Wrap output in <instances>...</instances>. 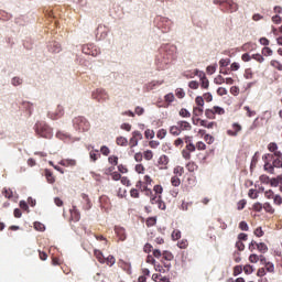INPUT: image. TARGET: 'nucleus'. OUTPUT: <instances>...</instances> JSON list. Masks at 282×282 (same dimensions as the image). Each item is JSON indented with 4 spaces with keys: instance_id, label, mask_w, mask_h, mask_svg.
<instances>
[{
    "instance_id": "7c9ffc66",
    "label": "nucleus",
    "mask_w": 282,
    "mask_h": 282,
    "mask_svg": "<svg viewBox=\"0 0 282 282\" xmlns=\"http://www.w3.org/2000/svg\"><path fill=\"white\" fill-rule=\"evenodd\" d=\"M170 133H171L173 137H178V135L182 133V130L178 129L177 126H171V128H170Z\"/></svg>"
},
{
    "instance_id": "6e6552de",
    "label": "nucleus",
    "mask_w": 282,
    "mask_h": 282,
    "mask_svg": "<svg viewBox=\"0 0 282 282\" xmlns=\"http://www.w3.org/2000/svg\"><path fill=\"white\" fill-rule=\"evenodd\" d=\"M141 140H143V134L140 131L135 130L131 132V138L129 139L130 149L137 147L138 142H140Z\"/></svg>"
},
{
    "instance_id": "49530a36",
    "label": "nucleus",
    "mask_w": 282,
    "mask_h": 282,
    "mask_svg": "<svg viewBox=\"0 0 282 282\" xmlns=\"http://www.w3.org/2000/svg\"><path fill=\"white\" fill-rule=\"evenodd\" d=\"M257 249L260 253H265L268 251V248L264 242H260L257 245Z\"/></svg>"
},
{
    "instance_id": "bb28decb",
    "label": "nucleus",
    "mask_w": 282,
    "mask_h": 282,
    "mask_svg": "<svg viewBox=\"0 0 282 282\" xmlns=\"http://www.w3.org/2000/svg\"><path fill=\"white\" fill-rule=\"evenodd\" d=\"M270 66L273 67L275 70L282 73V63L279 59H271Z\"/></svg>"
},
{
    "instance_id": "f257e3e1",
    "label": "nucleus",
    "mask_w": 282,
    "mask_h": 282,
    "mask_svg": "<svg viewBox=\"0 0 282 282\" xmlns=\"http://www.w3.org/2000/svg\"><path fill=\"white\" fill-rule=\"evenodd\" d=\"M177 58V46L165 44L161 47V51L156 57V66L159 70H164L167 65H171L173 61Z\"/></svg>"
},
{
    "instance_id": "f8f14e48",
    "label": "nucleus",
    "mask_w": 282,
    "mask_h": 282,
    "mask_svg": "<svg viewBox=\"0 0 282 282\" xmlns=\"http://www.w3.org/2000/svg\"><path fill=\"white\" fill-rule=\"evenodd\" d=\"M82 203H83V209L88 212L90 208H93V203L90 202V198L87 194H82Z\"/></svg>"
},
{
    "instance_id": "b1692460",
    "label": "nucleus",
    "mask_w": 282,
    "mask_h": 282,
    "mask_svg": "<svg viewBox=\"0 0 282 282\" xmlns=\"http://www.w3.org/2000/svg\"><path fill=\"white\" fill-rule=\"evenodd\" d=\"M200 127L207 128V129H214L215 122H208L207 120L197 119L196 122L194 121V124H198Z\"/></svg>"
},
{
    "instance_id": "09e8293b",
    "label": "nucleus",
    "mask_w": 282,
    "mask_h": 282,
    "mask_svg": "<svg viewBox=\"0 0 282 282\" xmlns=\"http://www.w3.org/2000/svg\"><path fill=\"white\" fill-rule=\"evenodd\" d=\"M143 158L145 159V161H151L153 159L152 150H145L143 153Z\"/></svg>"
},
{
    "instance_id": "f03ea898",
    "label": "nucleus",
    "mask_w": 282,
    "mask_h": 282,
    "mask_svg": "<svg viewBox=\"0 0 282 282\" xmlns=\"http://www.w3.org/2000/svg\"><path fill=\"white\" fill-rule=\"evenodd\" d=\"M262 160L264 162L263 170L268 174H274V169H282V160L279 158H273L271 153H265L262 156Z\"/></svg>"
},
{
    "instance_id": "9d476101",
    "label": "nucleus",
    "mask_w": 282,
    "mask_h": 282,
    "mask_svg": "<svg viewBox=\"0 0 282 282\" xmlns=\"http://www.w3.org/2000/svg\"><path fill=\"white\" fill-rule=\"evenodd\" d=\"M242 131V126L238 122H234L231 124V129L227 131L228 137L236 138L238 137V133Z\"/></svg>"
},
{
    "instance_id": "a18cd8bd",
    "label": "nucleus",
    "mask_w": 282,
    "mask_h": 282,
    "mask_svg": "<svg viewBox=\"0 0 282 282\" xmlns=\"http://www.w3.org/2000/svg\"><path fill=\"white\" fill-rule=\"evenodd\" d=\"M173 173L176 176L181 177L184 174V167L183 166H175L174 170H173Z\"/></svg>"
},
{
    "instance_id": "3c124183",
    "label": "nucleus",
    "mask_w": 282,
    "mask_h": 282,
    "mask_svg": "<svg viewBox=\"0 0 282 282\" xmlns=\"http://www.w3.org/2000/svg\"><path fill=\"white\" fill-rule=\"evenodd\" d=\"M249 261H250V263H257V262L261 261V256L250 254Z\"/></svg>"
},
{
    "instance_id": "aec40b11",
    "label": "nucleus",
    "mask_w": 282,
    "mask_h": 282,
    "mask_svg": "<svg viewBox=\"0 0 282 282\" xmlns=\"http://www.w3.org/2000/svg\"><path fill=\"white\" fill-rule=\"evenodd\" d=\"M59 164L64 167H74L76 166L77 162L75 159H63Z\"/></svg>"
},
{
    "instance_id": "cd10ccee",
    "label": "nucleus",
    "mask_w": 282,
    "mask_h": 282,
    "mask_svg": "<svg viewBox=\"0 0 282 282\" xmlns=\"http://www.w3.org/2000/svg\"><path fill=\"white\" fill-rule=\"evenodd\" d=\"M118 267L121 269V270H124L127 272H129L131 270V264L129 262H126L124 260L120 259L118 261Z\"/></svg>"
},
{
    "instance_id": "72a5a7b5",
    "label": "nucleus",
    "mask_w": 282,
    "mask_h": 282,
    "mask_svg": "<svg viewBox=\"0 0 282 282\" xmlns=\"http://www.w3.org/2000/svg\"><path fill=\"white\" fill-rule=\"evenodd\" d=\"M171 184L173 187H180L181 186V180L177 175H173L171 178Z\"/></svg>"
},
{
    "instance_id": "13d9d810",
    "label": "nucleus",
    "mask_w": 282,
    "mask_h": 282,
    "mask_svg": "<svg viewBox=\"0 0 282 282\" xmlns=\"http://www.w3.org/2000/svg\"><path fill=\"white\" fill-rule=\"evenodd\" d=\"M177 247H180V249H186L188 247V240L183 239L177 241Z\"/></svg>"
},
{
    "instance_id": "c03bdc74",
    "label": "nucleus",
    "mask_w": 282,
    "mask_h": 282,
    "mask_svg": "<svg viewBox=\"0 0 282 282\" xmlns=\"http://www.w3.org/2000/svg\"><path fill=\"white\" fill-rule=\"evenodd\" d=\"M246 205H247V200L245 198L240 199L237 203V210H239V212L243 210Z\"/></svg>"
},
{
    "instance_id": "774afa93",
    "label": "nucleus",
    "mask_w": 282,
    "mask_h": 282,
    "mask_svg": "<svg viewBox=\"0 0 282 282\" xmlns=\"http://www.w3.org/2000/svg\"><path fill=\"white\" fill-rule=\"evenodd\" d=\"M273 204H275L276 206H280L282 204L281 195H275V197L273 198Z\"/></svg>"
},
{
    "instance_id": "5fc2aeb1",
    "label": "nucleus",
    "mask_w": 282,
    "mask_h": 282,
    "mask_svg": "<svg viewBox=\"0 0 282 282\" xmlns=\"http://www.w3.org/2000/svg\"><path fill=\"white\" fill-rule=\"evenodd\" d=\"M175 96H176V98L182 99V98L186 97V93H184L182 88H176Z\"/></svg>"
},
{
    "instance_id": "052dcab7",
    "label": "nucleus",
    "mask_w": 282,
    "mask_h": 282,
    "mask_svg": "<svg viewBox=\"0 0 282 282\" xmlns=\"http://www.w3.org/2000/svg\"><path fill=\"white\" fill-rule=\"evenodd\" d=\"M181 237H182V232H181L180 230H174V231L172 232V239H173L174 241H177Z\"/></svg>"
},
{
    "instance_id": "58836bf2",
    "label": "nucleus",
    "mask_w": 282,
    "mask_h": 282,
    "mask_svg": "<svg viewBox=\"0 0 282 282\" xmlns=\"http://www.w3.org/2000/svg\"><path fill=\"white\" fill-rule=\"evenodd\" d=\"M242 271H243L242 265H239V264H238V265L234 267L232 275H234V276H238L239 274L242 273Z\"/></svg>"
},
{
    "instance_id": "a211bd4d",
    "label": "nucleus",
    "mask_w": 282,
    "mask_h": 282,
    "mask_svg": "<svg viewBox=\"0 0 282 282\" xmlns=\"http://www.w3.org/2000/svg\"><path fill=\"white\" fill-rule=\"evenodd\" d=\"M115 231L120 241H124L127 239L126 229L123 227L116 226Z\"/></svg>"
},
{
    "instance_id": "39448f33",
    "label": "nucleus",
    "mask_w": 282,
    "mask_h": 282,
    "mask_svg": "<svg viewBox=\"0 0 282 282\" xmlns=\"http://www.w3.org/2000/svg\"><path fill=\"white\" fill-rule=\"evenodd\" d=\"M35 132L37 135H40L43 139H52L53 138L52 128L44 122L35 124Z\"/></svg>"
},
{
    "instance_id": "2eb2a0df",
    "label": "nucleus",
    "mask_w": 282,
    "mask_h": 282,
    "mask_svg": "<svg viewBox=\"0 0 282 282\" xmlns=\"http://www.w3.org/2000/svg\"><path fill=\"white\" fill-rule=\"evenodd\" d=\"M176 127L181 130V132L192 130L191 123L184 120L177 121Z\"/></svg>"
},
{
    "instance_id": "ddd939ff",
    "label": "nucleus",
    "mask_w": 282,
    "mask_h": 282,
    "mask_svg": "<svg viewBox=\"0 0 282 282\" xmlns=\"http://www.w3.org/2000/svg\"><path fill=\"white\" fill-rule=\"evenodd\" d=\"M200 74H204V72H200L198 69L192 70H185L182 76L186 79H194L196 76L199 77Z\"/></svg>"
},
{
    "instance_id": "4be33fe9",
    "label": "nucleus",
    "mask_w": 282,
    "mask_h": 282,
    "mask_svg": "<svg viewBox=\"0 0 282 282\" xmlns=\"http://www.w3.org/2000/svg\"><path fill=\"white\" fill-rule=\"evenodd\" d=\"M199 80H200V87L202 89H208L209 88V80L206 77L205 73H200L199 75Z\"/></svg>"
},
{
    "instance_id": "2f4dec72",
    "label": "nucleus",
    "mask_w": 282,
    "mask_h": 282,
    "mask_svg": "<svg viewBox=\"0 0 282 282\" xmlns=\"http://www.w3.org/2000/svg\"><path fill=\"white\" fill-rule=\"evenodd\" d=\"M263 209L265 210V213H269L270 215H273L275 213V209L272 207L270 203H264Z\"/></svg>"
},
{
    "instance_id": "20e7f679",
    "label": "nucleus",
    "mask_w": 282,
    "mask_h": 282,
    "mask_svg": "<svg viewBox=\"0 0 282 282\" xmlns=\"http://www.w3.org/2000/svg\"><path fill=\"white\" fill-rule=\"evenodd\" d=\"M73 127L75 131H78V132H87L90 130V123L86 119V117H75L73 119Z\"/></svg>"
},
{
    "instance_id": "5701e85b",
    "label": "nucleus",
    "mask_w": 282,
    "mask_h": 282,
    "mask_svg": "<svg viewBox=\"0 0 282 282\" xmlns=\"http://www.w3.org/2000/svg\"><path fill=\"white\" fill-rule=\"evenodd\" d=\"M94 257L99 261L100 264H105L106 257L104 256L102 251L98 249H94Z\"/></svg>"
},
{
    "instance_id": "864d4df0",
    "label": "nucleus",
    "mask_w": 282,
    "mask_h": 282,
    "mask_svg": "<svg viewBox=\"0 0 282 282\" xmlns=\"http://www.w3.org/2000/svg\"><path fill=\"white\" fill-rule=\"evenodd\" d=\"M154 135H155V133L151 129H147L145 132H144V138L145 139H154Z\"/></svg>"
},
{
    "instance_id": "de8ad7c7",
    "label": "nucleus",
    "mask_w": 282,
    "mask_h": 282,
    "mask_svg": "<svg viewBox=\"0 0 282 282\" xmlns=\"http://www.w3.org/2000/svg\"><path fill=\"white\" fill-rule=\"evenodd\" d=\"M3 196L8 199H11L13 197V192L10 188H4L2 192Z\"/></svg>"
},
{
    "instance_id": "412c9836",
    "label": "nucleus",
    "mask_w": 282,
    "mask_h": 282,
    "mask_svg": "<svg viewBox=\"0 0 282 282\" xmlns=\"http://www.w3.org/2000/svg\"><path fill=\"white\" fill-rule=\"evenodd\" d=\"M70 219L74 223H77L80 220V213L78 212L76 206H73V209H70Z\"/></svg>"
},
{
    "instance_id": "0eeeda50",
    "label": "nucleus",
    "mask_w": 282,
    "mask_h": 282,
    "mask_svg": "<svg viewBox=\"0 0 282 282\" xmlns=\"http://www.w3.org/2000/svg\"><path fill=\"white\" fill-rule=\"evenodd\" d=\"M91 98L102 104L109 100V95L104 88H98L91 93Z\"/></svg>"
},
{
    "instance_id": "dca6fc26",
    "label": "nucleus",
    "mask_w": 282,
    "mask_h": 282,
    "mask_svg": "<svg viewBox=\"0 0 282 282\" xmlns=\"http://www.w3.org/2000/svg\"><path fill=\"white\" fill-rule=\"evenodd\" d=\"M169 163H170V159L167 155H164V154L158 160V164L159 166H161V170H167Z\"/></svg>"
},
{
    "instance_id": "338daca9",
    "label": "nucleus",
    "mask_w": 282,
    "mask_h": 282,
    "mask_svg": "<svg viewBox=\"0 0 282 282\" xmlns=\"http://www.w3.org/2000/svg\"><path fill=\"white\" fill-rule=\"evenodd\" d=\"M239 228H240L242 231H248V230H250V227L248 226V224H247L246 221H240Z\"/></svg>"
},
{
    "instance_id": "e433bc0d",
    "label": "nucleus",
    "mask_w": 282,
    "mask_h": 282,
    "mask_svg": "<svg viewBox=\"0 0 282 282\" xmlns=\"http://www.w3.org/2000/svg\"><path fill=\"white\" fill-rule=\"evenodd\" d=\"M158 223V219L155 217H149L145 221V225L148 228L153 227Z\"/></svg>"
},
{
    "instance_id": "ea45409f",
    "label": "nucleus",
    "mask_w": 282,
    "mask_h": 282,
    "mask_svg": "<svg viewBox=\"0 0 282 282\" xmlns=\"http://www.w3.org/2000/svg\"><path fill=\"white\" fill-rule=\"evenodd\" d=\"M195 149L198 151H205L207 149L206 143L204 141H198L195 144Z\"/></svg>"
},
{
    "instance_id": "393cba45",
    "label": "nucleus",
    "mask_w": 282,
    "mask_h": 282,
    "mask_svg": "<svg viewBox=\"0 0 282 282\" xmlns=\"http://www.w3.org/2000/svg\"><path fill=\"white\" fill-rule=\"evenodd\" d=\"M99 203L104 209H109L111 207V200L107 196H101Z\"/></svg>"
},
{
    "instance_id": "bf43d9fd",
    "label": "nucleus",
    "mask_w": 282,
    "mask_h": 282,
    "mask_svg": "<svg viewBox=\"0 0 282 282\" xmlns=\"http://www.w3.org/2000/svg\"><path fill=\"white\" fill-rule=\"evenodd\" d=\"M252 58L256 59L259 64L264 62V57L260 53L253 54Z\"/></svg>"
},
{
    "instance_id": "c756f323",
    "label": "nucleus",
    "mask_w": 282,
    "mask_h": 282,
    "mask_svg": "<svg viewBox=\"0 0 282 282\" xmlns=\"http://www.w3.org/2000/svg\"><path fill=\"white\" fill-rule=\"evenodd\" d=\"M109 268H112L116 264V257L115 256H108L106 260L104 261Z\"/></svg>"
},
{
    "instance_id": "a878e982",
    "label": "nucleus",
    "mask_w": 282,
    "mask_h": 282,
    "mask_svg": "<svg viewBox=\"0 0 282 282\" xmlns=\"http://www.w3.org/2000/svg\"><path fill=\"white\" fill-rule=\"evenodd\" d=\"M45 178L47 184H54L56 182V177L53 175V173L48 169L45 170Z\"/></svg>"
},
{
    "instance_id": "0e129e2a",
    "label": "nucleus",
    "mask_w": 282,
    "mask_h": 282,
    "mask_svg": "<svg viewBox=\"0 0 282 282\" xmlns=\"http://www.w3.org/2000/svg\"><path fill=\"white\" fill-rule=\"evenodd\" d=\"M225 83V77L218 75L216 78H214V84L216 85H223Z\"/></svg>"
},
{
    "instance_id": "c9c22d12",
    "label": "nucleus",
    "mask_w": 282,
    "mask_h": 282,
    "mask_svg": "<svg viewBox=\"0 0 282 282\" xmlns=\"http://www.w3.org/2000/svg\"><path fill=\"white\" fill-rule=\"evenodd\" d=\"M89 158L93 162H96L100 158V154L98 153V150H91L89 152Z\"/></svg>"
},
{
    "instance_id": "9b49d317",
    "label": "nucleus",
    "mask_w": 282,
    "mask_h": 282,
    "mask_svg": "<svg viewBox=\"0 0 282 282\" xmlns=\"http://www.w3.org/2000/svg\"><path fill=\"white\" fill-rule=\"evenodd\" d=\"M196 151V145L194 143L192 144H186L185 149L182 150V155L184 160H191V153Z\"/></svg>"
},
{
    "instance_id": "423d86ee",
    "label": "nucleus",
    "mask_w": 282,
    "mask_h": 282,
    "mask_svg": "<svg viewBox=\"0 0 282 282\" xmlns=\"http://www.w3.org/2000/svg\"><path fill=\"white\" fill-rule=\"evenodd\" d=\"M226 113L225 108L214 106L213 108L205 109V117H207L209 120H215L216 115L223 116Z\"/></svg>"
},
{
    "instance_id": "4d7b16f0",
    "label": "nucleus",
    "mask_w": 282,
    "mask_h": 282,
    "mask_svg": "<svg viewBox=\"0 0 282 282\" xmlns=\"http://www.w3.org/2000/svg\"><path fill=\"white\" fill-rule=\"evenodd\" d=\"M180 116H181L182 118H191V112H189L186 108H182V109L180 110Z\"/></svg>"
},
{
    "instance_id": "4468645a",
    "label": "nucleus",
    "mask_w": 282,
    "mask_h": 282,
    "mask_svg": "<svg viewBox=\"0 0 282 282\" xmlns=\"http://www.w3.org/2000/svg\"><path fill=\"white\" fill-rule=\"evenodd\" d=\"M56 139H59V140L64 141L65 143H69L73 141L70 134H68L64 131H57Z\"/></svg>"
},
{
    "instance_id": "37998d69",
    "label": "nucleus",
    "mask_w": 282,
    "mask_h": 282,
    "mask_svg": "<svg viewBox=\"0 0 282 282\" xmlns=\"http://www.w3.org/2000/svg\"><path fill=\"white\" fill-rule=\"evenodd\" d=\"M166 135H167V130L166 129H161V130H158V132H156V138L158 139H164V138H166Z\"/></svg>"
},
{
    "instance_id": "6e6d98bb",
    "label": "nucleus",
    "mask_w": 282,
    "mask_h": 282,
    "mask_svg": "<svg viewBox=\"0 0 282 282\" xmlns=\"http://www.w3.org/2000/svg\"><path fill=\"white\" fill-rule=\"evenodd\" d=\"M243 109L247 111V117H248V118H252V117H254V116L257 115V112H256L254 110H252V109H251L250 107H248V106H246Z\"/></svg>"
},
{
    "instance_id": "f3484780",
    "label": "nucleus",
    "mask_w": 282,
    "mask_h": 282,
    "mask_svg": "<svg viewBox=\"0 0 282 282\" xmlns=\"http://www.w3.org/2000/svg\"><path fill=\"white\" fill-rule=\"evenodd\" d=\"M260 263L265 265V270L270 273L274 272V265L271 262H267V259L264 256H260Z\"/></svg>"
},
{
    "instance_id": "69168bd1",
    "label": "nucleus",
    "mask_w": 282,
    "mask_h": 282,
    "mask_svg": "<svg viewBox=\"0 0 282 282\" xmlns=\"http://www.w3.org/2000/svg\"><path fill=\"white\" fill-rule=\"evenodd\" d=\"M187 86H189L191 89H198L199 83L196 80H192V82H189V84H187Z\"/></svg>"
},
{
    "instance_id": "603ef678",
    "label": "nucleus",
    "mask_w": 282,
    "mask_h": 282,
    "mask_svg": "<svg viewBox=\"0 0 282 282\" xmlns=\"http://www.w3.org/2000/svg\"><path fill=\"white\" fill-rule=\"evenodd\" d=\"M242 270L245 271V273L247 274V275H250V274H252L253 273V267L251 265V264H246L245 265V268H242Z\"/></svg>"
},
{
    "instance_id": "6ab92c4d",
    "label": "nucleus",
    "mask_w": 282,
    "mask_h": 282,
    "mask_svg": "<svg viewBox=\"0 0 282 282\" xmlns=\"http://www.w3.org/2000/svg\"><path fill=\"white\" fill-rule=\"evenodd\" d=\"M135 187L140 189L141 193H145L147 195L152 194L149 185L142 183V181L137 182Z\"/></svg>"
},
{
    "instance_id": "473e14b6",
    "label": "nucleus",
    "mask_w": 282,
    "mask_h": 282,
    "mask_svg": "<svg viewBox=\"0 0 282 282\" xmlns=\"http://www.w3.org/2000/svg\"><path fill=\"white\" fill-rule=\"evenodd\" d=\"M186 170L193 173L198 170V165L195 162H189L186 164Z\"/></svg>"
},
{
    "instance_id": "680f3d73",
    "label": "nucleus",
    "mask_w": 282,
    "mask_h": 282,
    "mask_svg": "<svg viewBox=\"0 0 282 282\" xmlns=\"http://www.w3.org/2000/svg\"><path fill=\"white\" fill-rule=\"evenodd\" d=\"M229 64H230L229 58H223V59L219 61L220 68L227 67Z\"/></svg>"
},
{
    "instance_id": "a19ab883",
    "label": "nucleus",
    "mask_w": 282,
    "mask_h": 282,
    "mask_svg": "<svg viewBox=\"0 0 282 282\" xmlns=\"http://www.w3.org/2000/svg\"><path fill=\"white\" fill-rule=\"evenodd\" d=\"M261 55H263V56H272L273 55V51L270 47L264 46L263 50H261Z\"/></svg>"
},
{
    "instance_id": "e2e57ef3",
    "label": "nucleus",
    "mask_w": 282,
    "mask_h": 282,
    "mask_svg": "<svg viewBox=\"0 0 282 282\" xmlns=\"http://www.w3.org/2000/svg\"><path fill=\"white\" fill-rule=\"evenodd\" d=\"M264 196L267 199H273L276 195H274V192L272 189H269L264 192Z\"/></svg>"
},
{
    "instance_id": "4c0bfd02",
    "label": "nucleus",
    "mask_w": 282,
    "mask_h": 282,
    "mask_svg": "<svg viewBox=\"0 0 282 282\" xmlns=\"http://www.w3.org/2000/svg\"><path fill=\"white\" fill-rule=\"evenodd\" d=\"M204 113V107H195L193 108V115L195 117H200Z\"/></svg>"
},
{
    "instance_id": "7ed1b4c3",
    "label": "nucleus",
    "mask_w": 282,
    "mask_h": 282,
    "mask_svg": "<svg viewBox=\"0 0 282 282\" xmlns=\"http://www.w3.org/2000/svg\"><path fill=\"white\" fill-rule=\"evenodd\" d=\"M153 257L158 260H160L161 258V262L164 265V268L166 269V271H170L172 268L171 262L174 259V256L171 251L169 250H164L163 252L160 249H154L153 250Z\"/></svg>"
},
{
    "instance_id": "79ce46f5",
    "label": "nucleus",
    "mask_w": 282,
    "mask_h": 282,
    "mask_svg": "<svg viewBox=\"0 0 282 282\" xmlns=\"http://www.w3.org/2000/svg\"><path fill=\"white\" fill-rule=\"evenodd\" d=\"M164 100L166 104H172L175 100L174 94L169 93L164 96Z\"/></svg>"
},
{
    "instance_id": "c85d7f7f",
    "label": "nucleus",
    "mask_w": 282,
    "mask_h": 282,
    "mask_svg": "<svg viewBox=\"0 0 282 282\" xmlns=\"http://www.w3.org/2000/svg\"><path fill=\"white\" fill-rule=\"evenodd\" d=\"M116 143H117L118 147H127V145L130 144V141L127 140V138H124V137H118L116 139Z\"/></svg>"
},
{
    "instance_id": "f704fd0d",
    "label": "nucleus",
    "mask_w": 282,
    "mask_h": 282,
    "mask_svg": "<svg viewBox=\"0 0 282 282\" xmlns=\"http://www.w3.org/2000/svg\"><path fill=\"white\" fill-rule=\"evenodd\" d=\"M82 52L86 55L96 56L95 52L90 50V46L88 44L83 46Z\"/></svg>"
},
{
    "instance_id": "1a4fd4ad",
    "label": "nucleus",
    "mask_w": 282,
    "mask_h": 282,
    "mask_svg": "<svg viewBox=\"0 0 282 282\" xmlns=\"http://www.w3.org/2000/svg\"><path fill=\"white\" fill-rule=\"evenodd\" d=\"M268 151L270 152V155H273V159L281 158V150H279V145L275 142H270L268 144Z\"/></svg>"
},
{
    "instance_id": "8fccbe9b",
    "label": "nucleus",
    "mask_w": 282,
    "mask_h": 282,
    "mask_svg": "<svg viewBox=\"0 0 282 282\" xmlns=\"http://www.w3.org/2000/svg\"><path fill=\"white\" fill-rule=\"evenodd\" d=\"M248 196H249L251 199H257V198H259V192H257L256 189H249Z\"/></svg>"
}]
</instances>
